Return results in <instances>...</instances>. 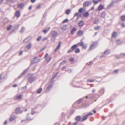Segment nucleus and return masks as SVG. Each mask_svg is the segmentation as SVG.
I'll return each instance as SVG.
<instances>
[{
	"instance_id": "19",
	"label": "nucleus",
	"mask_w": 125,
	"mask_h": 125,
	"mask_svg": "<svg viewBox=\"0 0 125 125\" xmlns=\"http://www.w3.org/2000/svg\"><path fill=\"white\" fill-rule=\"evenodd\" d=\"M81 117L80 116H77L76 118V120L77 121H80Z\"/></svg>"
},
{
	"instance_id": "38",
	"label": "nucleus",
	"mask_w": 125,
	"mask_h": 125,
	"mask_svg": "<svg viewBox=\"0 0 125 125\" xmlns=\"http://www.w3.org/2000/svg\"><path fill=\"white\" fill-rule=\"evenodd\" d=\"M68 21V20L67 19H66L64 20L63 21V23H64L67 22Z\"/></svg>"
},
{
	"instance_id": "63",
	"label": "nucleus",
	"mask_w": 125,
	"mask_h": 125,
	"mask_svg": "<svg viewBox=\"0 0 125 125\" xmlns=\"http://www.w3.org/2000/svg\"><path fill=\"white\" fill-rule=\"evenodd\" d=\"M27 109H25V111H27Z\"/></svg>"
},
{
	"instance_id": "57",
	"label": "nucleus",
	"mask_w": 125,
	"mask_h": 125,
	"mask_svg": "<svg viewBox=\"0 0 125 125\" xmlns=\"http://www.w3.org/2000/svg\"><path fill=\"white\" fill-rule=\"evenodd\" d=\"M41 6L40 5H38V6H37V7H36V9H38Z\"/></svg>"
},
{
	"instance_id": "50",
	"label": "nucleus",
	"mask_w": 125,
	"mask_h": 125,
	"mask_svg": "<svg viewBox=\"0 0 125 125\" xmlns=\"http://www.w3.org/2000/svg\"><path fill=\"white\" fill-rule=\"evenodd\" d=\"M94 9V6H93V7H92L91 8L90 10H93Z\"/></svg>"
},
{
	"instance_id": "40",
	"label": "nucleus",
	"mask_w": 125,
	"mask_h": 125,
	"mask_svg": "<svg viewBox=\"0 0 125 125\" xmlns=\"http://www.w3.org/2000/svg\"><path fill=\"white\" fill-rule=\"evenodd\" d=\"M93 114L91 112H89L88 114L86 115L88 117L89 116L92 115Z\"/></svg>"
},
{
	"instance_id": "52",
	"label": "nucleus",
	"mask_w": 125,
	"mask_h": 125,
	"mask_svg": "<svg viewBox=\"0 0 125 125\" xmlns=\"http://www.w3.org/2000/svg\"><path fill=\"white\" fill-rule=\"evenodd\" d=\"M79 15V13H76L75 14V16H77Z\"/></svg>"
},
{
	"instance_id": "2",
	"label": "nucleus",
	"mask_w": 125,
	"mask_h": 125,
	"mask_svg": "<svg viewBox=\"0 0 125 125\" xmlns=\"http://www.w3.org/2000/svg\"><path fill=\"white\" fill-rule=\"evenodd\" d=\"M48 53L46 54L44 56V58L46 59V60L47 62H49L51 59L52 58L50 56L48 57Z\"/></svg>"
},
{
	"instance_id": "3",
	"label": "nucleus",
	"mask_w": 125,
	"mask_h": 125,
	"mask_svg": "<svg viewBox=\"0 0 125 125\" xmlns=\"http://www.w3.org/2000/svg\"><path fill=\"white\" fill-rule=\"evenodd\" d=\"M77 34L78 36H80L83 35V32L82 31L79 30L77 32Z\"/></svg>"
},
{
	"instance_id": "28",
	"label": "nucleus",
	"mask_w": 125,
	"mask_h": 125,
	"mask_svg": "<svg viewBox=\"0 0 125 125\" xmlns=\"http://www.w3.org/2000/svg\"><path fill=\"white\" fill-rule=\"evenodd\" d=\"M82 47L83 49H86L87 47V45L86 44H84Z\"/></svg>"
},
{
	"instance_id": "43",
	"label": "nucleus",
	"mask_w": 125,
	"mask_h": 125,
	"mask_svg": "<svg viewBox=\"0 0 125 125\" xmlns=\"http://www.w3.org/2000/svg\"><path fill=\"white\" fill-rule=\"evenodd\" d=\"M93 2L94 4H96L98 3V2L97 1H94Z\"/></svg>"
},
{
	"instance_id": "27",
	"label": "nucleus",
	"mask_w": 125,
	"mask_h": 125,
	"mask_svg": "<svg viewBox=\"0 0 125 125\" xmlns=\"http://www.w3.org/2000/svg\"><path fill=\"white\" fill-rule=\"evenodd\" d=\"M42 90V88H40L38 89L37 91V93H41Z\"/></svg>"
},
{
	"instance_id": "51",
	"label": "nucleus",
	"mask_w": 125,
	"mask_h": 125,
	"mask_svg": "<svg viewBox=\"0 0 125 125\" xmlns=\"http://www.w3.org/2000/svg\"><path fill=\"white\" fill-rule=\"evenodd\" d=\"M17 84H14L13 86V87H17Z\"/></svg>"
},
{
	"instance_id": "49",
	"label": "nucleus",
	"mask_w": 125,
	"mask_h": 125,
	"mask_svg": "<svg viewBox=\"0 0 125 125\" xmlns=\"http://www.w3.org/2000/svg\"><path fill=\"white\" fill-rule=\"evenodd\" d=\"M66 68V67L65 66H64L62 68V69L63 70V69H65Z\"/></svg>"
},
{
	"instance_id": "8",
	"label": "nucleus",
	"mask_w": 125,
	"mask_h": 125,
	"mask_svg": "<svg viewBox=\"0 0 125 125\" xmlns=\"http://www.w3.org/2000/svg\"><path fill=\"white\" fill-rule=\"evenodd\" d=\"M84 23L83 21H81L78 23V25L79 26L82 27L84 25Z\"/></svg>"
},
{
	"instance_id": "14",
	"label": "nucleus",
	"mask_w": 125,
	"mask_h": 125,
	"mask_svg": "<svg viewBox=\"0 0 125 125\" xmlns=\"http://www.w3.org/2000/svg\"><path fill=\"white\" fill-rule=\"evenodd\" d=\"M117 33L115 32H113L112 34V36L113 37L115 38L117 36Z\"/></svg>"
},
{
	"instance_id": "53",
	"label": "nucleus",
	"mask_w": 125,
	"mask_h": 125,
	"mask_svg": "<svg viewBox=\"0 0 125 125\" xmlns=\"http://www.w3.org/2000/svg\"><path fill=\"white\" fill-rule=\"evenodd\" d=\"M58 49L56 48V49H55V50L54 51L55 52H56L57 51Z\"/></svg>"
},
{
	"instance_id": "16",
	"label": "nucleus",
	"mask_w": 125,
	"mask_h": 125,
	"mask_svg": "<svg viewBox=\"0 0 125 125\" xmlns=\"http://www.w3.org/2000/svg\"><path fill=\"white\" fill-rule=\"evenodd\" d=\"M120 18L122 21H124L125 20V15H124L122 16Z\"/></svg>"
},
{
	"instance_id": "54",
	"label": "nucleus",
	"mask_w": 125,
	"mask_h": 125,
	"mask_svg": "<svg viewBox=\"0 0 125 125\" xmlns=\"http://www.w3.org/2000/svg\"><path fill=\"white\" fill-rule=\"evenodd\" d=\"M58 49L56 48V49H55V50L54 51L55 52H56L57 51Z\"/></svg>"
},
{
	"instance_id": "9",
	"label": "nucleus",
	"mask_w": 125,
	"mask_h": 125,
	"mask_svg": "<svg viewBox=\"0 0 125 125\" xmlns=\"http://www.w3.org/2000/svg\"><path fill=\"white\" fill-rule=\"evenodd\" d=\"M15 112L17 114L19 113H21L22 112L20 111V108L19 107L17 108L15 110Z\"/></svg>"
},
{
	"instance_id": "29",
	"label": "nucleus",
	"mask_w": 125,
	"mask_h": 125,
	"mask_svg": "<svg viewBox=\"0 0 125 125\" xmlns=\"http://www.w3.org/2000/svg\"><path fill=\"white\" fill-rule=\"evenodd\" d=\"M67 62V61L66 60H63L61 63V64L62 65H64Z\"/></svg>"
},
{
	"instance_id": "46",
	"label": "nucleus",
	"mask_w": 125,
	"mask_h": 125,
	"mask_svg": "<svg viewBox=\"0 0 125 125\" xmlns=\"http://www.w3.org/2000/svg\"><path fill=\"white\" fill-rule=\"evenodd\" d=\"M121 26L123 27H125V24L124 23H122L121 24Z\"/></svg>"
},
{
	"instance_id": "33",
	"label": "nucleus",
	"mask_w": 125,
	"mask_h": 125,
	"mask_svg": "<svg viewBox=\"0 0 125 125\" xmlns=\"http://www.w3.org/2000/svg\"><path fill=\"white\" fill-rule=\"evenodd\" d=\"M73 50L71 48L68 51V53H70L72 52L73 51Z\"/></svg>"
},
{
	"instance_id": "7",
	"label": "nucleus",
	"mask_w": 125,
	"mask_h": 125,
	"mask_svg": "<svg viewBox=\"0 0 125 125\" xmlns=\"http://www.w3.org/2000/svg\"><path fill=\"white\" fill-rule=\"evenodd\" d=\"M88 116L86 115L83 117L82 118L81 120V121L82 122L86 120L88 118Z\"/></svg>"
},
{
	"instance_id": "6",
	"label": "nucleus",
	"mask_w": 125,
	"mask_h": 125,
	"mask_svg": "<svg viewBox=\"0 0 125 125\" xmlns=\"http://www.w3.org/2000/svg\"><path fill=\"white\" fill-rule=\"evenodd\" d=\"M24 3L20 4L17 5V7L20 8L22 9L23 8L24 6Z\"/></svg>"
},
{
	"instance_id": "59",
	"label": "nucleus",
	"mask_w": 125,
	"mask_h": 125,
	"mask_svg": "<svg viewBox=\"0 0 125 125\" xmlns=\"http://www.w3.org/2000/svg\"><path fill=\"white\" fill-rule=\"evenodd\" d=\"M95 91V90L94 89H93L92 90V92H94Z\"/></svg>"
},
{
	"instance_id": "18",
	"label": "nucleus",
	"mask_w": 125,
	"mask_h": 125,
	"mask_svg": "<svg viewBox=\"0 0 125 125\" xmlns=\"http://www.w3.org/2000/svg\"><path fill=\"white\" fill-rule=\"evenodd\" d=\"M31 43H30L26 46V48L28 49H29L31 48Z\"/></svg>"
},
{
	"instance_id": "26",
	"label": "nucleus",
	"mask_w": 125,
	"mask_h": 125,
	"mask_svg": "<svg viewBox=\"0 0 125 125\" xmlns=\"http://www.w3.org/2000/svg\"><path fill=\"white\" fill-rule=\"evenodd\" d=\"M89 14L88 12H85L83 15V16L84 17H87L88 16Z\"/></svg>"
},
{
	"instance_id": "60",
	"label": "nucleus",
	"mask_w": 125,
	"mask_h": 125,
	"mask_svg": "<svg viewBox=\"0 0 125 125\" xmlns=\"http://www.w3.org/2000/svg\"><path fill=\"white\" fill-rule=\"evenodd\" d=\"M97 22H96V21H94V24H97Z\"/></svg>"
},
{
	"instance_id": "37",
	"label": "nucleus",
	"mask_w": 125,
	"mask_h": 125,
	"mask_svg": "<svg viewBox=\"0 0 125 125\" xmlns=\"http://www.w3.org/2000/svg\"><path fill=\"white\" fill-rule=\"evenodd\" d=\"M83 11V9L82 8H80L79 10V12L80 13H81L82 11Z\"/></svg>"
},
{
	"instance_id": "61",
	"label": "nucleus",
	"mask_w": 125,
	"mask_h": 125,
	"mask_svg": "<svg viewBox=\"0 0 125 125\" xmlns=\"http://www.w3.org/2000/svg\"><path fill=\"white\" fill-rule=\"evenodd\" d=\"M2 75H0V80L1 79L2 77Z\"/></svg>"
},
{
	"instance_id": "17",
	"label": "nucleus",
	"mask_w": 125,
	"mask_h": 125,
	"mask_svg": "<svg viewBox=\"0 0 125 125\" xmlns=\"http://www.w3.org/2000/svg\"><path fill=\"white\" fill-rule=\"evenodd\" d=\"M122 41L120 40H118L116 41V43L117 45H120Z\"/></svg>"
},
{
	"instance_id": "22",
	"label": "nucleus",
	"mask_w": 125,
	"mask_h": 125,
	"mask_svg": "<svg viewBox=\"0 0 125 125\" xmlns=\"http://www.w3.org/2000/svg\"><path fill=\"white\" fill-rule=\"evenodd\" d=\"M71 11V10L69 9H67L65 12V13L67 14H69Z\"/></svg>"
},
{
	"instance_id": "44",
	"label": "nucleus",
	"mask_w": 125,
	"mask_h": 125,
	"mask_svg": "<svg viewBox=\"0 0 125 125\" xmlns=\"http://www.w3.org/2000/svg\"><path fill=\"white\" fill-rule=\"evenodd\" d=\"M77 122H74L72 124V125H76L77 124Z\"/></svg>"
},
{
	"instance_id": "39",
	"label": "nucleus",
	"mask_w": 125,
	"mask_h": 125,
	"mask_svg": "<svg viewBox=\"0 0 125 125\" xmlns=\"http://www.w3.org/2000/svg\"><path fill=\"white\" fill-rule=\"evenodd\" d=\"M41 36H39L38 38H37V41H39L41 39Z\"/></svg>"
},
{
	"instance_id": "13",
	"label": "nucleus",
	"mask_w": 125,
	"mask_h": 125,
	"mask_svg": "<svg viewBox=\"0 0 125 125\" xmlns=\"http://www.w3.org/2000/svg\"><path fill=\"white\" fill-rule=\"evenodd\" d=\"M57 34V32L55 31H53L52 32V34L53 36H55Z\"/></svg>"
},
{
	"instance_id": "4",
	"label": "nucleus",
	"mask_w": 125,
	"mask_h": 125,
	"mask_svg": "<svg viewBox=\"0 0 125 125\" xmlns=\"http://www.w3.org/2000/svg\"><path fill=\"white\" fill-rule=\"evenodd\" d=\"M91 3L88 1H86L83 4V6L84 7L85 6H88L89 5H91Z\"/></svg>"
},
{
	"instance_id": "25",
	"label": "nucleus",
	"mask_w": 125,
	"mask_h": 125,
	"mask_svg": "<svg viewBox=\"0 0 125 125\" xmlns=\"http://www.w3.org/2000/svg\"><path fill=\"white\" fill-rule=\"evenodd\" d=\"M76 53H78L80 52V50L79 48H77L75 51Z\"/></svg>"
},
{
	"instance_id": "30",
	"label": "nucleus",
	"mask_w": 125,
	"mask_h": 125,
	"mask_svg": "<svg viewBox=\"0 0 125 125\" xmlns=\"http://www.w3.org/2000/svg\"><path fill=\"white\" fill-rule=\"evenodd\" d=\"M100 28V27L99 26H96L94 28V29L95 30H98Z\"/></svg>"
},
{
	"instance_id": "12",
	"label": "nucleus",
	"mask_w": 125,
	"mask_h": 125,
	"mask_svg": "<svg viewBox=\"0 0 125 125\" xmlns=\"http://www.w3.org/2000/svg\"><path fill=\"white\" fill-rule=\"evenodd\" d=\"M104 8L102 4H100L98 8V10L100 11L102 10Z\"/></svg>"
},
{
	"instance_id": "5",
	"label": "nucleus",
	"mask_w": 125,
	"mask_h": 125,
	"mask_svg": "<svg viewBox=\"0 0 125 125\" xmlns=\"http://www.w3.org/2000/svg\"><path fill=\"white\" fill-rule=\"evenodd\" d=\"M76 29L75 27H74L71 30V32L72 34H74L76 30Z\"/></svg>"
},
{
	"instance_id": "42",
	"label": "nucleus",
	"mask_w": 125,
	"mask_h": 125,
	"mask_svg": "<svg viewBox=\"0 0 125 125\" xmlns=\"http://www.w3.org/2000/svg\"><path fill=\"white\" fill-rule=\"evenodd\" d=\"M47 39V38L46 37H45L43 38L42 39V41H44L46 40Z\"/></svg>"
},
{
	"instance_id": "1",
	"label": "nucleus",
	"mask_w": 125,
	"mask_h": 125,
	"mask_svg": "<svg viewBox=\"0 0 125 125\" xmlns=\"http://www.w3.org/2000/svg\"><path fill=\"white\" fill-rule=\"evenodd\" d=\"M97 42L95 41L92 44H91L88 50V51L91 50L93 49V48L96 47L97 45Z\"/></svg>"
},
{
	"instance_id": "34",
	"label": "nucleus",
	"mask_w": 125,
	"mask_h": 125,
	"mask_svg": "<svg viewBox=\"0 0 125 125\" xmlns=\"http://www.w3.org/2000/svg\"><path fill=\"white\" fill-rule=\"evenodd\" d=\"M94 81V80L93 79H89L87 81L90 82H93Z\"/></svg>"
},
{
	"instance_id": "62",
	"label": "nucleus",
	"mask_w": 125,
	"mask_h": 125,
	"mask_svg": "<svg viewBox=\"0 0 125 125\" xmlns=\"http://www.w3.org/2000/svg\"><path fill=\"white\" fill-rule=\"evenodd\" d=\"M3 0H0V2H2L3 1Z\"/></svg>"
},
{
	"instance_id": "11",
	"label": "nucleus",
	"mask_w": 125,
	"mask_h": 125,
	"mask_svg": "<svg viewBox=\"0 0 125 125\" xmlns=\"http://www.w3.org/2000/svg\"><path fill=\"white\" fill-rule=\"evenodd\" d=\"M78 44H75L73 45L71 47V48L73 50L74 49L76 48L78 46Z\"/></svg>"
},
{
	"instance_id": "41",
	"label": "nucleus",
	"mask_w": 125,
	"mask_h": 125,
	"mask_svg": "<svg viewBox=\"0 0 125 125\" xmlns=\"http://www.w3.org/2000/svg\"><path fill=\"white\" fill-rule=\"evenodd\" d=\"M109 51L108 50H107V51H106L105 52H104V53L106 54H109Z\"/></svg>"
},
{
	"instance_id": "64",
	"label": "nucleus",
	"mask_w": 125,
	"mask_h": 125,
	"mask_svg": "<svg viewBox=\"0 0 125 125\" xmlns=\"http://www.w3.org/2000/svg\"><path fill=\"white\" fill-rule=\"evenodd\" d=\"M122 55H123L125 56V54H122Z\"/></svg>"
},
{
	"instance_id": "36",
	"label": "nucleus",
	"mask_w": 125,
	"mask_h": 125,
	"mask_svg": "<svg viewBox=\"0 0 125 125\" xmlns=\"http://www.w3.org/2000/svg\"><path fill=\"white\" fill-rule=\"evenodd\" d=\"M61 43V42H59V44H58V45L57 46V47H56V48L58 49H59V48L60 47V45Z\"/></svg>"
},
{
	"instance_id": "31",
	"label": "nucleus",
	"mask_w": 125,
	"mask_h": 125,
	"mask_svg": "<svg viewBox=\"0 0 125 125\" xmlns=\"http://www.w3.org/2000/svg\"><path fill=\"white\" fill-rule=\"evenodd\" d=\"M52 85H49L47 88V90H49V89L52 87Z\"/></svg>"
},
{
	"instance_id": "24",
	"label": "nucleus",
	"mask_w": 125,
	"mask_h": 125,
	"mask_svg": "<svg viewBox=\"0 0 125 125\" xmlns=\"http://www.w3.org/2000/svg\"><path fill=\"white\" fill-rule=\"evenodd\" d=\"M78 44H79V45L80 46H82L84 45V42L82 41H80V42Z\"/></svg>"
},
{
	"instance_id": "56",
	"label": "nucleus",
	"mask_w": 125,
	"mask_h": 125,
	"mask_svg": "<svg viewBox=\"0 0 125 125\" xmlns=\"http://www.w3.org/2000/svg\"><path fill=\"white\" fill-rule=\"evenodd\" d=\"M93 111L94 113H95L96 112V111L95 110H93Z\"/></svg>"
},
{
	"instance_id": "15",
	"label": "nucleus",
	"mask_w": 125,
	"mask_h": 125,
	"mask_svg": "<svg viewBox=\"0 0 125 125\" xmlns=\"http://www.w3.org/2000/svg\"><path fill=\"white\" fill-rule=\"evenodd\" d=\"M106 15V14L105 13L102 12L101 14L100 17L101 18L104 17Z\"/></svg>"
},
{
	"instance_id": "55",
	"label": "nucleus",
	"mask_w": 125,
	"mask_h": 125,
	"mask_svg": "<svg viewBox=\"0 0 125 125\" xmlns=\"http://www.w3.org/2000/svg\"><path fill=\"white\" fill-rule=\"evenodd\" d=\"M7 121H5L4 123V125H6L7 123Z\"/></svg>"
},
{
	"instance_id": "45",
	"label": "nucleus",
	"mask_w": 125,
	"mask_h": 125,
	"mask_svg": "<svg viewBox=\"0 0 125 125\" xmlns=\"http://www.w3.org/2000/svg\"><path fill=\"white\" fill-rule=\"evenodd\" d=\"M36 0H31V2L33 3H34L35 2Z\"/></svg>"
},
{
	"instance_id": "58",
	"label": "nucleus",
	"mask_w": 125,
	"mask_h": 125,
	"mask_svg": "<svg viewBox=\"0 0 125 125\" xmlns=\"http://www.w3.org/2000/svg\"><path fill=\"white\" fill-rule=\"evenodd\" d=\"M31 8H32V6H30L29 7V10H30V9Z\"/></svg>"
},
{
	"instance_id": "35",
	"label": "nucleus",
	"mask_w": 125,
	"mask_h": 125,
	"mask_svg": "<svg viewBox=\"0 0 125 125\" xmlns=\"http://www.w3.org/2000/svg\"><path fill=\"white\" fill-rule=\"evenodd\" d=\"M69 60L71 62H73L74 60V58H71L69 59Z\"/></svg>"
},
{
	"instance_id": "32",
	"label": "nucleus",
	"mask_w": 125,
	"mask_h": 125,
	"mask_svg": "<svg viewBox=\"0 0 125 125\" xmlns=\"http://www.w3.org/2000/svg\"><path fill=\"white\" fill-rule=\"evenodd\" d=\"M12 27V26L11 25H10L7 28V29L8 30H9L10 29L11 27Z\"/></svg>"
},
{
	"instance_id": "20",
	"label": "nucleus",
	"mask_w": 125,
	"mask_h": 125,
	"mask_svg": "<svg viewBox=\"0 0 125 125\" xmlns=\"http://www.w3.org/2000/svg\"><path fill=\"white\" fill-rule=\"evenodd\" d=\"M15 97L17 99H19L21 98L22 96L21 95H19L18 96H16Z\"/></svg>"
},
{
	"instance_id": "47",
	"label": "nucleus",
	"mask_w": 125,
	"mask_h": 125,
	"mask_svg": "<svg viewBox=\"0 0 125 125\" xmlns=\"http://www.w3.org/2000/svg\"><path fill=\"white\" fill-rule=\"evenodd\" d=\"M23 52V51H21L19 52V54L20 55H21L22 54Z\"/></svg>"
},
{
	"instance_id": "10",
	"label": "nucleus",
	"mask_w": 125,
	"mask_h": 125,
	"mask_svg": "<svg viewBox=\"0 0 125 125\" xmlns=\"http://www.w3.org/2000/svg\"><path fill=\"white\" fill-rule=\"evenodd\" d=\"M15 16L17 17H19L20 15V13L19 11H17L16 12L15 14Z\"/></svg>"
},
{
	"instance_id": "21",
	"label": "nucleus",
	"mask_w": 125,
	"mask_h": 125,
	"mask_svg": "<svg viewBox=\"0 0 125 125\" xmlns=\"http://www.w3.org/2000/svg\"><path fill=\"white\" fill-rule=\"evenodd\" d=\"M15 119V116L11 117L9 119V121H11L14 120Z\"/></svg>"
},
{
	"instance_id": "48",
	"label": "nucleus",
	"mask_w": 125,
	"mask_h": 125,
	"mask_svg": "<svg viewBox=\"0 0 125 125\" xmlns=\"http://www.w3.org/2000/svg\"><path fill=\"white\" fill-rule=\"evenodd\" d=\"M118 72V70H115L114 71V72L115 73H117Z\"/></svg>"
},
{
	"instance_id": "23",
	"label": "nucleus",
	"mask_w": 125,
	"mask_h": 125,
	"mask_svg": "<svg viewBox=\"0 0 125 125\" xmlns=\"http://www.w3.org/2000/svg\"><path fill=\"white\" fill-rule=\"evenodd\" d=\"M50 29V28L49 27L48 28V30H47L46 29H44L43 31V32L44 33H46L47 32H48V31Z\"/></svg>"
}]
</instances>
